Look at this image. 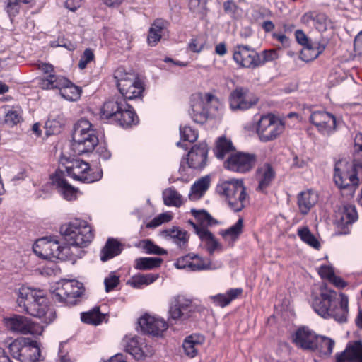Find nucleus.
Instances as JSON below:
<instances>
[{"label":"nucleus","mask_w":362,"mask_h":362,"mask_svg":"<svg viewBox=\"0 0 362 362\" xmlns=\"http://www.w3.org/2000/svg\"><path fill=\"white\" fill-rule=\"evenodd\" d=\"M283 121L273 114L262 115L256 125V133L262 142L276 139L284 131Z\"/></svg>","instance_id":"7"},{"label":"nucleus","mask_w":362,"mask_h":362,"mask_svg":"<svg viewBox=\"0 0 362 362\" xmlns=\"http://www.w3.org/2000/svg\"><path fill=\"white\" fill-rule=\"evenodd\" d=\"M168 26V22L162 18L156 19L148 31L147 41L149 45L155 46L161 39Z\"/></svg>","instance_id":"34"},{"label":"nucleus","mask_w":362,"mask_h":362,"mask_svg":"<svg viewBox=\"0 0 362 362\" xmlns=\"http://www.w3.org/2000/svg\"><path fill=\"white\" fill-rule=\"evenodd\" d=\"M59 243L52 238H42L37 240L33 245V252L38 257L43 259L56 258Z\"/></svg>","instance_id":"20"},{"label":"nucleus","mask_w":362,"mask_h":362,"mask_svg":"<svg viewBox=\"0 0 362 362\" xmlns=\"http://www.w3.org/2000/svg\"><path fill=\"white\" fill-rule=\"evenodd\" d=\"M191 214L200 222L202 226H211L216 223L211 216L204 210L192 209H191ZM203 228L204 227L203 226Z\"/></svg>","instance_id":"52"},{"label":"nucleus","mask_w":362,"mask_h":362,"mask_svg":"<svg viewBox=\"0 0 362 362\" xmlns=\"http://www.w3.org/2000/svg\"><path fill=\"white\" fill-rule=\"evenodd\" d=\"M124 346L125 350L137 360L153 354L151 348L148 346L144 339L140 337H127L124 339Z\"/></svg>","instance_id":"21"},{"label":"nucleus","mask_w":362,"mask_h":362,"mask_svg":"<svg viewBox=\"0 0 362 362\" xmlns=\"http://www.w3.org/2000/svg\"><path fill=\"white\" fill-rule=\"evenodd\" d=\"M94 54L90 48H87L84 50L79 62L78 67L81 69H84L87 64L94 59Z\"/></svg>","instance_id":"59"},{"label":"nucleus","mask_w":362,"mask_h":362,"mask_svg":"<svg viewBox=\"0 0 362 362\" xmlns=\"http://www.w3.org/2000/svg\"><path fill=\"white\" fill-rule=\"evenodd\" d=\"M84 254L85 251L83 248L66 243L63 246L59 245L56 259L75 262L77 259L81 258Z\"/></svg>","instance_id":"32"},{"label":"nucleus","mask_w":362,"mask_h":362,"mask_svg":"<svg viewBox=\"0 0 362 362\" xmlns=\"http://www.w3.org/2000/svg\"><path fill=\"white\" fill-rule=\"evenodd\" d=\"M180 133L181 138L189 142H194L198 138L197 132L188 126L180 127Z\"/></svg>","instance_id":"54"},{"label":"nucleus","mask_w":362,"mask_h":362,"mask_svg":"<svg viewBox=\"0 0 362 362\" xmlns=\"http://www.w3.org/2000/svg\"><path fill=\"white\" fill-rule=\"evenodd\" d=\"M120 126L129 127L138 123L139 119L134 109L128 104L127 108H123L115 119Z\"/></svg>","instance_id":"42"},{"label":"nucleus","mask_w":362,"mask_h":362,"mask_svg":"<svg viewBox=\"0 0 362 362\" xmlns=\"http://www.w3.org/2000/svg\"><path fill=\"white\" fill-rule=\"evenodd\" d=\"M140 245L146 250V252L148 254L162 255L167 253L166 250L159 247L149 240H142Z\"/></svg>","instance_id":"53"},{"label":"nucleus","mask_w":362,"mask_h":362,"mask_svg":"<svg viewBox=\"0 0 362 362\" xmlns=\"http://www.w3.org/2000/svg\"><path fill=\"white\" fill-rule=\"evenodd\" d=\"M65 125L64 118L59 115L57 118H49L45 123V127L49 134H57L60 132L62 128Z\"/></svg>","instance_id":"50"},{"label":"nucleus","mask_w":362,"mask_h":362,"mask_svg":"<svg viewBox=\"0 0 362 362\" xmlns=\"http://www.w3.org/2000/svg\"><path fill=\"white\" fill-rule=\"evenodd\" d=\"M349 299L347 296L340 293L337 301V293L326 285H322L318 295L313 296L312 307L315 312L324 318L332 317L336 321L344 322L349 314Z\"/></svg>","instance_id":"1"},{"label":"nucleus","mask_w":362,"mask_h":362,"mask_svg":"<svg viewBox=\"0 0 362 362\" xmlns=\"http://www.w3.org/2000/svg\"><path fill=\"white\" fill-rule=\"evenodd\" d=\"M255 162V154L239 152L230 155L225 165L230 170L245 173L254 168Z\"/></svg>","instance_id":"17"},{"label":"nucleus","mask_w":362,"mask_h":362,"mask_svg":"<svg viewBox=\"0 0 362 362\" xmlns=\"http://www.w3.org/2000/svg\"><path fill=\"white\" fill-rule=\"evenodd\" d=\"M158 278V274H136L127 281V284L134 288H141L153 283Z\"/></svg>","instance_id":"43"},{"label":"nucleus","mask_w":362,"mask_h":362,"mask_svg":"<svg viewBox=\"0 0 362 362\" xmlns=\"http://www.w3.org/2000/svg\"><path fill=\"white\" fill-rule=\"evenodd\" d=\"M258 102L257 97L248 88L237 87L229 97L230 107L233 110H246L255 106Z\"/></svg>","instance_id":"13"},{"label":"nucleus","mask_w":362,"mask_h":362,"mask_svg":"<svg viewBox=\"0 0 362 362\" xmlns=\"http://www.w3.org/2000/svg\"><path fill=\"white\" fill-rule=\"evenodd\" d=\"M275 177V172L269 163H265L257 169L259 185L257 190L264 192L269 187Z\"/></svg>","instance_id":"33"},{"label":"nucleus","mask_w":362,"mask_h":362,"mask_svg":"<svg viewBox=\"0 0 362 362\" xmlns=\"http://www.w3.org/2000/svg\"><path fill=\"white\" fill-rule=\"evenodd\" d=\"M297 234L300 240L309 246L318 250L320 247V243L315 235L311 233L308 226L298 228Z\"/></svg>","instance_id":"44"},{"label":"nucleus","mask_w":362,"mask_h":362,"mask_svg":"<svg viewBox=\"0 0 362 362\" xmlns=\"http://www.w3.org/2000/svg\"><path fill=\"white\" fill-rule=\"evenodd\" d=\"M301 21L305 24L312 23L320 32L327 30L331 26V21L326 14L317 11L305 13L303 15Z\"/></svg>","instance_id":"28"},{"label":"nucleus","mask_w":362,"mask_h":362,"mask_svg":"<svg viewBox=\"0 0 362 362\" xmlns=\"http://www.w3.org/2000/svg\"><path fill=\"white\" fill-rule=\"evenodd\" d=\"M4 324L8 330L17 334L40 335L43 332L42 326L32 322L30 318L20 315L4 317Z\"/></svg>","instance_id":"10"},{"label":"nucleus","mask_w":362,"mask_h":362,"mask_svg":"<svg viewBox=\"0 0 362 362\" xmlns=\"http://www.w3.org/2000/svg\"><path fill=\"white\" fill-rule=\"evenodd\" d=\"M122 250V244L117 240L109 238L100 252V259L106 262L119 255Z\"/></svg>","instance_id":"38"},{"label":"nucleus","mask_w":362,"mask_h":362,"mask_svg":"<svg viewBox=\"0 0 362 362\" xmlns=\"http://www.w3.org/2000/svg\"><path fill=\"white\" fill-rule=\"evenodd\" d=\"M128 103L125 98L121 96H117L106 101L101 109V115L104 118H113L115 119L117 116L123 108H127Z\"/></svg>","instance_id":"27"},{"label":"nucleus","mask_w":362,"mask_h":362,"mask_svg":"<svg viewBox=\"0 0 362 362\" xmlns=\"http://www.w3.org/2000/svg\"><path fill=\"white\" fill-rule=\"evenodd\" d=\"M204 341L205 338L202 334H194L187 337L182 343L185 354L189 358L195 357Z\"/></svg>","instance_id":"30"},{"label":"nucleus","mask_w":362,"mask_h":362,"mask_svg":"<svg viewBox=\"0 0 362 362\" xmlns=\"http://www.w3.org/2000/svg\"><path fill=\"white\" fill-rule=\"evenodd\" d=\"M40 86L43 89H58L62 98L69 101L78 100L81 89L67 78L55 74L47 75L41 79Z\"/></svg>","instance_id":"6"},{"label":"nucleus","mask_w":362,"mask_h":362,"mask_svg":"<svg viewBox=\"0 0 362 362\" xmlns=\"http://www.w3.org/2000/svg\"><path fill=\"white\" fill-rule=\"evenodd\" d=\"M318 197L315 192L308 189L298 194L297 204L300 214L305 215L317 202Z\"/></svg>","instance_id":"31"},{"label":"nucleus","mask_w":362,"mask_h":362,"mask_svg":"<svg viewBox=\"0 0 362 362\" xmlns=\"http://www.w3.org/2000/svg\"><path fill=\"white\" fill-rule=\"evenodd\" d=\"M191 263L192 253L178 258L175 263V266L177 269H183L190 271Z\"/></svg>","instance_id":"61"},{"label":"nucleus","mask_w":362,"mask_h":362,"mask_svg":"<svg viewBox=\"0 0 362 362\" xmlns=\"http://www.w3.org/2000/svg\"><path fill=\"white\" fill-rule=\"evenodd\" d=\"M83 292V284L76 280H62L57 283L52 291L53 300L66 305H73L76 298Z\"/></svg>","instance_id":"9"},{"label":"nucleus","mask_w":362,"mask_h":362,"mask_svg":"<svg viewBox=\"0 0 362 362\" xmlns=\"http://www.w3.org/2000/svg\"><path fill=\"white\" fill-rule=\"evenodd\" d=\"M343 165L342 161L335 164L334 181L339 189L348 190L347 196L352 197L358 185V179L353 170H343Z\"/></svg>","instance_id":"12"},{"label":"nucleus","mask_w":362,"mask_h":362,"mask_svg":"<svg viewBox=\"0 0 362 362\" xmlns=\"http://www.w3.org/2000/svg\"><path fill=\"white\" fill-rule=\"evenodd\" d=\"M59 231L66 243L78 245L83 249L86 247L94 238L92 227L87 221L79 218L62 225Z\"/></svg>","instance_id":"4"},{"label":"nucleus","mask_w":362,"mask_h":362,"mask_svg":"<svg viewBox=\"0 0 362 362\" xmlns=\"http://www.w3.org/2000/svg\"><path fill=\"white\" fill-rule=\"evenodd\" d=\"M259 66H262L267 62H272L278 58V53L274 49L265 50L259 54Z\"/></svg>","instance_id":"58"},{"label":"nucleus","mask_w":362,"mask_h":362,"mask_svg":"<svg viewBox=\"0 0 362 362\" xmlns=\"http://www.w3.org/2000/svg\"><path fill=\"white\" fill-rule=\"evenodd\" d=\"M297 42L303 45L304 47L311 46V44L305 35V34L300 30H297L295 33Z\"/></svg>","instance_id":"64"},{"label":"nucleus","mask_w":362,"mask_h":362,"mask_svg":"<svg viewBox=\"0 0 362 362\" xmlns=\"http://www.w3.org/2000/svg\"><path fill=\"white\" fill-rule=\"evenodd\" d=\"M233 146L230 140L226 137H220L216 142L214 153L218 159H223L226 154L233 151Z\"/></svg>","instance_id":"47"},{"label":"nucleus","mask_w":362,"mask_h":362,"mask_svg":"<svg viewBox=\"0 0 362 362\" xmlns=\"http://www.w3.org/2000/svg\"><path fill=\"white\" fill-rule=\"evenodd\" d=\"M67 175L73 179L91 183L102 177L101 171L93 172L89 164L81 160H74L66 166Z\"/></svg>","instance_id":"11"},{"label":"nucleus","mask_w":362,"mask_h":362,"mask_svg":"<svg viewBox=\"0 0 362 362\" xmlns=\"http://www.w3.org/2000/svg\"><path fill=\"white\" fill-rule=\"evenodd\" d=\"M318 274L322 279L329 281L334 275V269L330 266L322 265L318 269Z\"/></svg>","instance_id":"62"},{"label":"nucleus","mask_w":362,"mask_h":362,"mask_svg":"<svg viewBox=\"0 0 362 362\" xmlns=\"http://www.w3.org/2000/svg\"><path fill=\"white\" fill-rule=\"evenodd\" d=\"M119 283V276H117L115 272H110L109 275L105 278L104 284L105 291L110 292L115 288Z\"/></svg>","instance_id":"56"},{"label":"nucleus","mask_w":362,"mask_h":362,"mask_svg":"<svg viewBox=\"0 0 362 362\" xmlns=\"http://www.w3.org/2000/svg\"><path fill=\"white\" fill-rule=\"evenodd\" d=\"M117 88L121 97L132 100L141 95L144 87L141 81L134 74H126L124 77L117 80Z\"/></svg>","instance_id":"14"},{"label":"nucleus","mask_w":362,"mask_h":362,"mask_svg":"<svg viewBox=\"0 0 362 362\" xmlns=\"http://www.w3.org/2000/svg\"><path fill=\"white\" fill-rule=\"evenodd\" d=\"M194 306L190 299L182 296L174 297L170 303L169 314L175 320H185L191 317Z\"/></svg>","instance_id":"16"},{"label":"nucleus","mask_w":362,"mask_h":362,"mask_svg":"<svg viewBox=\"0 0 362 362\" xmlns=\"http://www.w3.org/2000/svg\"><path fill=\"white\" fill-rule=\"evenodd\" d=\"M162 259L158 257H140L135 260L134 267L139 270H148L158 267Z\"/></svg>","instance_id":"46"},{"label":"nucleus","mask_w":362,"mask_h":362,"mask_svg":"<svg viewBox=\"0 0 362 362\" xmlns=\"http://www.w3.org/2000/svg\"><path fill=\"white\" fill-rule=\"evenodd\" d=\"M293 341L303 349L315 350L317 346V335L308 327L299 328L295 333Z\"/></svg>","instance_id":"22"},{"label":"nucleus","mask_w":362,"mask_h":362,"mask_svg":"<svg viewBox=\"0 0 362 362\" xmlns=\"http://www.w3.org/2000/svg\"><path fill=\"white\" fill-rule=\"evenodd\" d=\"M172 219V216L169 214L163 213L158 216L154 218L151 222L147 224L148 228H156L162 223L169 222Z\"/></svg>","instance_id":"60"},{"label":"nucleus","mask_w":362,"mask_h":362,"mask_svg":"<svg viewBox=\"0 0 362 362\" xmlns=\"http://www.w3.org/2000/svg\"><path fill=\"white\" fill-rule=\"evenodd\" d=\"M163 233L166 237H169L179 248L185 249L187 247L189 235L186 230L178 227H173L165 230Z\"/></svg>","instance_id":"35"},{"label":"nucleus","mask_w":362,"mask_h":362,"mask_svg":"<svg viewBox=\"0 0 362 362\" xmlns=\"http://www.w3.org/2000/svg\"><path fill=\"white\" fill-rule=\"evenodd\" d=\"M336 362H362V341L349 342L345 350L335 356Z\"/></svg>","instance_id":"24"},{"label":"nucleus","mask_w":362,"mask_h":362,"mask_svg":"<svg viewBox=\"0 0 362 362\" xmlns=\"http://www.w3.org/2000/svg\"><path fill=\"white\" fill-rule=\"evenodd\" d=\"M310 122L320 133L324 135L332 134L336 127L335 117L325 110L312 112L310 116Z\"/></svg>","instance_id":"18"},{"label":"nucleus","mask_w":362,"mask_h":362,"mask_svg":"<svg viewBox=\"0 0 362 362\" xmlns=\"http://www.w3.org/2000/svg\"><path fill=\"white\" fill-rule=\"evenodd\" d=\"M358 219L356 207L351 204L344 205L336 214L335 223L339 228H348Z\"/></svg>","instance_id":"26"},{"label":"nucleus","mask_w":362,"mask_h":362,"mask_svg":"<svg viewBox=\"0 0 362 362\" xmlns=\"http://www.w3.org/2000/svg\"><path fill=\"white\" fill-rule=\"evenodd\" d=\"M105 315L100 312L99 308L96 307L86 313H82L81 320L89 325H100L105 319Z\"/></svg>","instance_id":"45"},{"label":"nucleus","mask_w":362,"mask_h":362,"mask_svg":"<svg viewBox=\"0 0 362 362\" xmlns=\"http://www.w3.org/2000/svg\"><path fill=\"white\" fill-rule=\"evenodd\" d=\"M51 180L65 199L69 201L76 199L77 190L67 182L62 170H57L51 177Z\"/></svg>","instance_id":"25"},{"label":"nucleus","mask_w":362,"mask_h":362,"mask_svg":"<svg viewBox=\"0 0 362 362\" xmlns=\"http://www.w3.org/2000/svg\"><path fill=\"white\" fill-rule=\"evenodd\" d=\"M217 192L226 197L234 211H240L249 203V196L242 180H230L217 186Z\"/></svg>","instance_id":"5"},{"label":"nucleus","mask_w":362,"mask_h":362,"mask_svg":"<svg viewBox=\"0 0 362 362\" xmlns=\"http://www.w3.org/2000/svg\"><path fill=\"white\" fill-rule=\"evenodd\" d=\"M21 119V117L16 111H9L5 117L6 123L11 126L18 124Z\"/></svg>","instance_id":"63"},{"label":"nucleus","mask_w":362,"mask_h":362,"mask_svg":"<svg viewBox=\"0 0 362 362\" xmlns=\"http://www.w3.org/2000/svg\"><path fill=\"white\" fill-rule=\"evenodd\" d=\"M326 45L327 43L325 41L319 42L317 45L312 43L311 46L303 47L302 55H305L306 52H309L313 50V54H312L311 58H316L325 50Z\"/></svg>","instance_id":"55"},{"label":"nucleus","mask_w":362,"mask_h":362,"mask_svg":"<svg viewBox=\"0 0 362 362\" xmlns=\"http://www.w3.org/2000/svg\"><path fill=\"white\" fill-rule=\"evenodd\" d=\"M219 105L218 100L211 93H195L191 96L190 115L192 119L199 124L204 123L209 115V106L218 109Z\"/></svg>","instance_id":"8"},{"label":"nucleus","mask_w":362,"mask_h":362,"mask_svg":"<svg viewBox=\"0 0 362 362\" xmlns=\"http://www.w3.org/2000/svg\"><path fill=\"white\" fill-rule=\"evenodd\" d=\"M221 267V262L213 263L209 259L192 253L190 271L214 270Z\"/></svg>","instance_id":"37"},{"label":"nucleus","mask_w":362,"mask_h":362,"mask_svg":"<svg viewBox=\"0 0 362 362\" xmlns=\"http://www.w3.org/2000/svg\"><path fill=\"white\" fill-rule=\"evenodd\" d=\"M43 360L41 351L36 341L27 338V341L23 349V354L18 361L21 362H40Z\"/></svg>","instance_id":"29"},{"label":"nucleus","mask_w":362,"mask_h":362,"mask_svg":"<svg viewBox=\"0 0 362 362\" xmlns=\"http://www.w3.org/2000/svg\"><path fill=\"white\" fill-rule=\"evenodd\" d=\"M193 226L199 238L203 242L206 243L207 250L211 255L213 254L216 250L221 247L219 243L207 229L197 226L195 224H193Z\"/></svg>","instance_id":"40"},{"label":"nucleus","mask_w":362,"mask_h":362,"mask_svg":"<svg viewBox=\"0 0 362 362\" xmlns=\"http://www.w3.org/2000/svg\"><path fill=\"white\" fill-rule=\"evenodd\" d=\"M138 325L143 332L153 336H160L168 328L167 322L161 318L145 314L138 320Z\"/></svg>","instance_id":"19"},{"label":"nucleus","mask_w":362,"mask_h":362,"mask_svg":"<svg viewBox=\"0 0 362 362\" xmlns=\"http://www.w3.org/2000/svg\"><path fill=\"white\" fill-rule=\"evenodd\" d=\"M242 292L243 290L241 288H231L226 293H218L209 298L215 305L224 308L237 298Z\"/></svg>","instance_id":"36"},{"label":"nucleus","mask_w":362,"mask_h":362,"mask_svg":"<svg viewBox=\"0 0 362 362\" xmlns=\"http://www.w3.org/2000/svg\"><path fill=\"white\" fill-rule=\"evenodd\" d=\"M233 58L241 67L255 69L259 66V54L247 45H237L234 48Z\"/></svg>","instance_id":"15"},{"label":"nucleus","mask_w":362,"mask_h":362,"mask_svg":"<svg viewBox=\"0 0 362 362\" xmlns=\"http://www.w3.org/2000/svg\"><path fill=\"white\" fill-rule=\"evenodd\" d=\"M243 219L240 218L234 225L222 230L221 235L224 240L232 246L243 233Z\"/></svg>","instance_id":"41"},{"label":"nucleus","mask_w":362,"mask_h":362,"mask_svg":"<svg viewBox=\"0 0 362 362\" xmlns=\"http://www.w3.org/2000/svg\"><path fill=\"white\" fill-rule=\"evenodd\" d=\"M27 341V338H18L13 341L8 345V350L11 355L16 359H19L21 354H23V349Z\"/></svg>","instance_id":"51"},{"label":"nucleus","mask_w":362,"mask_h":362,"mask_svg":"<svg viewBox=\"0 0 362 362\" xmlns=\"http://www.w3.org/2000/svg\"><path fill=\"white\" fill-rule=\"evenodd\" d=\"M21 8V5L16 0H7L5 9L11 19H12V18L16 16L19 13Z\"/></svg>","instance_id":"57"},{"label":"nucleus","mask_w":362,"mask_h":362,"mask_svg":"<svg viewBox=\"0 0 362 362\" xmlns=\"http://www.w3.org/2000/svg\"><path fill=\"white\" fill-rule=\"evenodd\" d=\"M208 147L204 143L194 145L187 155V163L190 168L202 169L207 161Z\"/></svg>","instance_id":"23"},{"label":"nucleus","mask_w":362,"mask_h":362,"mask_svg":"<svg viewBox=\"0 0 362 362\" xmlns=\"http://www.w3.org/2000/svg\"><path fill=\"white\" fill-rule=\"evenodd\" d=\"M334 344V340L325 337L317 336V346L315 350H317L322 356H329L332 353Z\"/></svg>","instance_id":"48"},{"label":"nucleus","mask_w":362,"mask_h":362,"mask_svg":"<svg viewBox=\"0 0 362 362\" xmlns=\"http://www.w3.org/2000/svg\"><path fill=\"white\" fill-rule=\"evenodd\" d=\"M98 144V138L92 124L86 119H79L74 125L71 149L75 154L92 152Z\"/></svg>","instance_id":"3"},{"label":"nucleus","mask_w":362,"mask_h":362,"mask_svg":"<svg viewBox=\"0 0 362 362\" xmlns=\"http://www.w3.org/2000/svg\"><path fill=\"white\" fill-rule=\"evenodd\" d=\"M210 186V177L204 176L197 180L191 187L189 198L197 201L202 198Z\"/></svg>","instance_id":"39"},{"label":"nucleus","mask_w":362,"mask_h":362,"mask_svg":"<svg viewBox=\"0 0 362 362\" xmlns=\"http://www.w3.org/2000/svg\"><path fill=\"white\" fill-rule=\"evenodd\" d=\"M164 204L167 206H180L182 203V196L174 189H166L163 193Z\"/></svg>","instance_id":"49"},{"label":"nucleus","mask_w":362,"mask_h":362,"mask_svg":"<svg viewBox=\"0 0 362 362\" xmlns=\"http://www.w3.org/2000/svg\"><path fill=\"white\" fill-rule=\"evenodd\" d=\"M17 303L20 308L42 322L48 325L56 317L54 310L49 305L43 290L21 286L19 288Z\"/></svg>","instance_id":"2"}]
</instances>
